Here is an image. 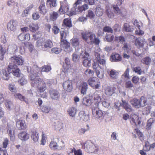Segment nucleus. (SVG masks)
Listing matches in <instances>:
<instances>
[{"label": "nucleus", "mask_w": 155, "mask_h": 155, "mask_svg": "<svg viewBox=\"0 0 155 155\" xmlns=\"http://www.w3.org/2000/svg\"><path fill=\"white\" fill-rule=\"evenodd\" d=\"M97 54V57L96 61L92 64V68L95 71L96 75L99 78H102L104 75L103 68L105 66L106 61L104 59L100 58V54Z\"/></svg>", "instance_id": "nucleus-1"}, {"label": "nucleus", "mask_w": 155, "mask_h": 155, "mask_svg": "<svg viewBox=\"0 0 155 155\" xmlns=\"http://www.w3.org/2000/svg\"><path fill=\"white\" fill-rule=\"evenodd\" d=\"M36 74H32L30 76V79L31 81V85L32 87H36L37 91L39 93H43L46 90V83L42 78H37Z\"/></svg>", "instance_id": "nucleus-2"}, {"label": "nucleus", "mask_w": 155, "mask_h": 155, "mask_svg": "<svg viewBox=\"0 0 155 155\" xmlns=\"http://www.w3.org/2000/svg\"><path fill=\"white\" fill-rule=\"evenodd\" d=\"M84 149L87 152L96 153L99 150L98 147L96 146L91 142H86L84 144Z\"/></svg>", "instance_id": "nucleus-3"}, {"label": "nucleus", "mask_w": 155, "mask_h": 155, "mask_svg": "<svg viewBox=\"0 0 155 155\" xmlns=\"http://www.w3.org/2000/svg\"><path fill=\"white\" fill-rule=\"evenodd\" d=\"M88 5L87 4H85L82 6H78L77 7L76 6H74L73 5V7L72 8L71 12L70 13L69 15L72 16L73 15H76L77 13L81 12L83 11L88 9Z\"/></svg>", "instance_id": "nucleus-4"}, {"label": "nucleus", "mask_w": 155, "mask_h": 155, "mask_svg": "<svg viewBox=\"0 0 155 155\" xmlns=\"http://www.w3.org/2000/svg\"><path fill=\"white\" fill-rule=\"evenodd\" d=\"M87 82L89 85L94 89H98L100 86V82L99 79L96 77H93L89 79Z\"/></svg>", "instance_id": "nucleus-5"}, {"label": "nucleus", "mask_w": 155, "mask_h": 155, "mask_svg": "<svg viewBox=\"0 0 155 155\" xmlns=\"http://www.w3.org/2000/svg\"><path fill=\"white\" fill-rule=\"evenodd\" d=\"M12 62L14 63L13 65H22L23 64L24 60L22 57L15 55L10 58Z\"/></svg>", "instance_id": "nucleus-6"}, {"label": "nucleus", "mask_w": 155, "mask_h": 155, "mask_svg": "<svg viewBox=\"0 0 155 155\" xmlns=\"http://www.w3.org/2000/svg\"><path fill=\"white\" fill-rule=\"evenodd\" d=\"M14 122L13 121H11L8 124L7 126V132L11 140H14L15 139L14 132L12 133V130L14 129Z\"/></svg>", "instance_id": "nucleus-7"}, {"label": "nucleus", "mask_w": 155, "mask_h": 155, "mask_svg": "<svg viewBox=\"0 0 155 155\" xmlns=\"http://www.w3.org/2000/svg\"><path fill=\"white\" fill-rule=\"evenodd\" d=\"M8 72L12 73L14 76L19 77L20 70L17 68L16 66L9 64L8 67Z\"/></svg>", "instance_id": "nucleus-8"}, {"label": "nucleus", "mask_w": 155, "mask_h": 155, "mask_svg": "<svg viewBox=\"0 0 155 155\" xmlns=\"http://www.w3.org/2000/svg\"><path fill=\"white\" fill-rule=\"evenodd\" d=\"M64 89L68 92H71L73 89L72 83L70 80L64 81L63 84Z\"/></svg>", "instance_id": "nucleus-9"}, {"label": "nucleus", "mask_w": 155, "mask_h": 155, "mask_svg": "<svg viewBox=\"0 0 155 155\" xmlns=\"http://www.w3.org/2000/svg\"><path fill=\"white\" fill-rule=\"evenodd\" d=\"M48 92L51 97L52 99L57 100L60 97L59 93L57 90L51 89L49 90Z\"/></svg>", "instance_id": "nucleus-10"}, {"label": "nucleus", "mask_w": 155, "mask_h": 155, "mask_svg": "<svg viewBox=\"0 0 155 155\" xmlns=\"http://www.w3.org/2000/svg\"><path fill=\"white\" fill-rule=\"evenodd\" d=\"M17 22L16 20H11L7 24V29L9 31H15L16 29Z\"/></svg>", "instance_id": "nucleus-11"}, {"label": "nucleus", "mask_w": 155, "mask_h": 155, "mask_svg": "<svg viewBox=\"0 0 155 155\" xmlns=\"http://www.w3.org/2000/svg\"><path fill=\"white\" fill-rule=\"evenodd\" d=\"M130 119L131 124H134L135 126L139 125L141 123V121L139 117L135 114L131 115Z\"/></svg>", "instance_id": "nucleus-12"}, {"label": "nucleus", "mask_w": 155, "mask_h": 155, "mask_svg": "<svg viewBox=\"0 0 155 155\" xmlns=\"http://www.w3.org/2000/svg\"><path fill=\"white\" fill-rule=\"evenodd\" d=\"M79 89L80 91L81 94L83 95L86 94L88 89V85L87 83L84 81L81 82L79 85Z\"/></svg>", "instance_id": "nucleus-13"}, {"label": "nucleus", "mask_w": 155, "mask_h": 155, "mask_svg": "<svg viewBox=\"0 0 155 155\" xmlns=\"http://www.w3.org/2000/svg\"><path fill=\"white\" fill-rule=\"evenodd\" d=\"M16 125L17 127L19 130H25L27 126L25 122L23 120H18L16 122Z\"/></svg>", "instance_id": "nucleus-14"}, {"label": "nucleus", "mask_w": 155, "mask_h": 155, "mask_svg": "<svg viewBox=\"0 0 155 155\" xmlns=\"http://www.w3.org/2000/svg\"><path fill=\"white\" fill-rule=\"evenodd\" d=\"M92 103L96 107H98L99 104L101 102V96L97 94H94L92 96Z\"/></svg>", "instance_id": "nucleus-15"}, {"label": "nucleus", "mask_w": 155, "mask_h": 155, "mask_svg": "<svg viewBox=\"0 0 155 155\" xmlns=\"http://www.w3.org/2000/svg\"><path fill=\"white\" fill-rule=\"evenodd\" d=\"M61 47L64 49L65 51H69L70 50V44L66 39H61Z\"/></svg>", "instance_id": "nucleus-16"}, {"label": "nucleus", "mask_w": 155, "mask_h": 155, "mask_svg": "<svg viewBox=\"0 0 155 155\" xmlns=\"http://www.w3.org/2000/svg\"><path fill=\"white\" fill-rule=\"evenodd\" d=\"M116 88L114 87L107 86L104 89V93L107 96H112L114 93Z\"/></svg>", "instance_id": "nucleus-17"}, {"label": "nucleus", "mask_w": 155, "mask_h": 155, "mask_svg": "<svg viewBox=\"0 0 155 155\" xmlns=\"http://www.w3.org/2000/svg\"><path fill=\"white\" fill-rule=\"evenodd\" d=\"M92 114L97 118H102L104 113L101 110L99 109L94 108L92 109Z\"/></svg>", "instance_id": "nucleus-18"}, {"label": "nucleus", "mask_w": 155, "mask_h": 155, "mask_svg": "<svg viewBox=\"0 0 155 155\" xmlns=\"http://www.w3.org/2000/svg\"><path fill=\"white\" fill-rule=\"evenodd\" d=\"M38 9L39 13L41 14L45 15L46 13L48 11V9L46 7L44 2L42 1H41Z\"/></svg>", "instance_id": "nucleus-19"}, {"label": "nucleus", "mask_w": 155, "mask_h": 155, "mask_svg": "<svg viewBox=\"0 0 155 155\" xmlns=\"http://www.w3.org/2000/svg\"><path fill=\"white\" fill-rule=\"evenodd\" d=\"M83 39H97L92 32L87 31L82 33Z\"/></svg>", "instance_id": "nucleus-20"}, {"label": "nucleus", "mask_w": 155, "mask_h": 155, "mask_svg": "<svg viewBox=\"0 0 155 155\" xmlns=\"http://www.w3.org/2000/svg\"><path fill=\"white\" fill-rule=\"evenodd\" d=\"M105 13L107 17L110 18H112L114 17V14L112 12V7L107 5L105 8Z\"/></svg>", "instance_id": "nucleus-21"}, {"label": "nucleus", "mask_w": 155, "mask_h": 155, "mask_svg": "<svg viewBox=\"0 0 155 155\" xmlns=\"http://www.w3.org/2000/svg\"><path fill=\"white\" fill-rule=\"evenodd\" d=\"M131 104L134 107L139 108L141 107V103L140 99L134 98L130 101Z\"/></svg>", "instance_id": "nucleus-22"}, {"label": "nucleus", "mask_w": 155, "mask_h": 155, "mask_svg": "<svg viewBox=\"0 0 155 155\" xmlns=\"http://www.w3.org/2000/svg\"><path fill=\"white\" fill-rule=\"evenodd\" d=\"M19 138L23 141H26L29 138V134L25 131H22L18 134Z\"/></svg>", "instance_id": "nucleus-23"}, {"label": "nucleus", "mask_w": 155, "mask_h": 155, "mask_svg": "<svg viewBox=\"0 0 155 155\" xmlns=\"http://www.w3.org/2000/svg\"><path fill=\"white\" fill-rule=\"evenodd\" d=\"M120 105L122 106L124 109H125L127 112H130L132 111L133 109L131 106L127 102L125 101L122 100Z\"/></svg>", "instance_id": "nucleus-24"}, {"label": "nucleus", "mask_w": 155, "mask_h": 155, "mask_svg": "<svg viewBox=\"0 0 155 155\" xmlns=\"http://www.w3.org/2000/svg\"><path fill=\"white\" fill-rule=\"evenodd\" d=\"M69 10V7L68 3L66 2H64L61 6L59 11L64 14L67 12Z\"/></svg>", "instance_id": "nucleus-25"}, {"label": "nucleus", "mask_w": 155, "mask_h": 155, "mask_svg": "<svg viewBox=\"0 0 155 155\" xmlns=\"http://www.w3.org/2000/svg\"><path fill=\"white\" fill-rule=\"evenodd\" d=\"M68 155H83L82 150L81 149L76 150L75 148H71Z\"/></svg>", "instance_id": "nucleus-26"}, {"label": "nucleus", "mask_w": 155, "mask_h": 155, "mask_svg": "<svg viewBox=\"0 0 155 155\" xmlns=\"http://www.w3.org/2000/svg\"><path fill=\"white\" fill-rule=\"evenodd\" d=\"M110 59L112 62L119 61L122 59L121 57L117 53H113L110 57Z\"/></svg>", "instance_id": "nucleus-27"}, {"label": "nucleus", "mask_w": 155, "mask_h": 155, "mask_svg": "<svg viewBox=\"0 0 155 155\" xmlns=\"http://www.w3.org/2000/svg\"><path fill=\"white\" fill-rule=\"evenodd\" d=\"M92 103V99L90 97H84L82 100V104L86 106H91Z\"/></svg>", "instance_id": "nucleus-28"}, {"label": "nucleus", "mask_w": 155, "mask_h": 155, "mask_svg": "<svg viewBox=\"0 0 155 155\" xmlns=\"http://www.w3.org/2000/svg\"><path fill=\"white\" fill-rule=\"evenodd\" d=\"M79 116L81 120L85 121H87L89 119V115L86 114L85 112L83 111H81L79 112Z\"/></svg>", "instance_id": "nucleus-29"}, {"label": "nucleus", "mask_w": 155, "mask_h": 155, "mask_svg": "<svg viewBox=\"0 0 155 155\" xmlns=\"http://www.w3.org/2000/svg\"><path fill=\"white\" fill-rule=\"evenodd\" d=\"M117 4L112 5V8H113L114 12L117 15H122V12L121 9H120Z\"/></svg>", "instance_id": "nucleus-30"}, {"label": "nucleus", "mask_w": 155, "mask_h": 155, "mask_svg": "<svg viewBox=\"0 0 155 155\" xmlns=\"http://www.w3.org/2000/svg\"><path fill=\"white\" fill-rule=\"evenodd\" d=\"M77 110L75 108L73 107H70L67 110L69 115L72 117H74L77 113Z\"/></svg>", "instance_id": "nucleus-31"}, {"label": "nucleus", "mask_w": 155, "mask_h": 155, "mask_svg": "<svg viewBox=\"0 0 155 155\" xmlns=\"http://www.w3.org/2000/svg\"><path fill=\"white\" fill-rule=\"evenodd\" d=\"M31 134V139L35 142L38 141L39 138L38 134L36 130H32Z\"/></svg>", "instance_id": "nucleus-32"}, {"label": "nucleus", "mask_w": 155, "mask_h": 155, "mask_svg": "<svg viewBox=\"0 0 155 155\" xmlns=\"http://www.w3.org/2000/svg\"><path fill=\"white\" fill-rule=\"evenodd\" d=\"M120 41L124 45L123 47V49L125 50L127 49H130L131 45L129 43H127L126 39H120Z\"/></svg>", "instance_id": "nucleus-33"}, {"label": "nucleus", "mask_w": 155, "mask_h": 155, "mask_svg": "<svg viewBox=\"0 0 155 155\" xmlns=\"http://www.w3.org/2000/svg\"><path fill=\"white\" fill-rule=\"evenodd\" d=\"M29 27L30 31L32 32H35L39 28L38 24L34 23H31L29 24Z\"/></svg>", "instance_id": "nucleus-34"}, {"label": "nucleus", "mask_w": 155, "mask_h": 155, "mask_svg": "<svg viewBox=\"0 0 155 155\" xmlns=\"http://www.w3.org/2000/svg\"><path fill=\"white\" fill-rule=\"evenodd\" d=\"M151 62V58L148 56L146 57L142 58L141 60V62L143 64L147 65H149Z\"/></svg>", "instance_id": "nucleus-35"}, {"label": "nucleus", "mask_w": 155, "mask_h": 155, "mask_svg": "<svg viewBox=\"0 0 155 155\" xmlns=\"http://www.w3.org/2000/svg\"><path fill=\"white\" fill-rule=\"evenodd\" d=\"M134 28L133 26H131L129 24L125 23L124 25L123 30L127 32H130L133 31Z\"/></svg>", "instance_id": "nucleus-36"}, {"label": "nucleus", "mask_w": 155, "mask_h": 155, "mask_svg": "<svg viewBox=\"0 0 155 155\" xmlns=\"http://www.w3.org/2000/svg\"><path fill=\"white\" fill-rule=\"evenodd\" d=\"M104 10L101 7L98 5L96 9V14L97 16L100 17L102 16L103 14Z\"/></svg>", "instance_id": "nucleus-37"}, {"label": "nucleus", "mask_w": 155, "mask_h": 155, "mask_svg": "<svg viewBox=\"0 0 155 155\" xmlns=\"http://www.w3.org/2000/svg\"><path fill=\"white\" fill-rule=\"evenodd\" d=\"M131 22L135 27L139 29H140V25L142 24L140 21H138L136 19H133L131 21Z\"/></svg>", "instance_id": "nucleus-38"}, {"label": "nucleus", "mask_w": 155, "mask_h": 155, "mask_svg": "<svg viewBox=\"0 0 155 155\" xmlns=\"http://www.w3.org/2000/svg\"><path fill=\"white\" fill-rule=\"evenodd\" d=\"M44 48H51L53 46V43L50 40H45L44 41Z\"/></svg>", "instance_id": "nucleus-39"}, {"label": "nucleus", "mask_w": 155, "mask_h": 155, "mask_svg": "<svg viewBox=\"0 0 155 155\" xmlns=\"http://www.w3.org/2000/svg\"><path fill=\"white\" fill-rule=\"evenodd\" d=\"M134 130H135V132L138 136L139 139L142 141H143L144 140L143 134L137 128H135Z\"/></svg>", "instance_id": "nucleus-40"}, {"label": "nucleus", "mask_w": 155, "mask_h": 155, "mask_svg": "<svg viewBox=\"0 0 155 155\" xmlns=\"http://www.w3.org/2000/svg\"><path fill=\"white\" fill-rule=\"evenodd\" d=\"M49 147L51 149L57 150L60 149L59 146L57 143L54 141H52L49 144Z\"/></svg>", "instance_id": "nucleus-41"}, {"label": "nucleus", "mask_w": 155, "mask_h": 155, "mask_svg": "<svg viewBox=\"0 0 155 155\" xmlns=\"http://www.w3.org/2000/svg\"><path fill=\"white\" fill-rule=\"evenodd\" d=\"M6 52V49L0 44V59L2 60Z\"/></svg>", "instance_id": "nucleus-42"}, {"label": "nucleus", "mask_w": 155, "mask_h": 155, "mask_svg": "<svg viewBox=\"0 0 155 155\" xmlns=\"http://www.w3.org/2000/svg\"><path fill=\"white\" fill-rule=\"evenodd\" d=\"M118 72L115 70H111L110 72V78L113 79H117L118 76Z\"/></svg>", "instance_id": "nucleus-43"}, {"label": "nucleus", "mask_w": 155, "mask_h": 155, "mask_svg": "<svg viewBox=\"0 0 155 155\" xmlns=\"http://www.w3.org/2000/svg\"><path fill=\"white\" fill-rule=\"evenodd\" d=\"M155 120L153 118H150L149 119L146 126V128L147 130H150L153 124L155 122Z\"/></svg>", "instance_id": "nucleus-44"}, {"label": "nucleus", "mask_w": 155, "mask_h": 155, "mask_svg": "<svg viewBox=\"0 0 155 155\" xmlns=\"http://www.w3.org/2000/svg\"><path fill=\"white\" fill-rule=\"evenodd\" d=\"M0 74L2 76V78L5 80H8L9 79L8 76L10 73L8 74L5 70L4 69L2 70L0 73Z\"/></svg>", "instance_id": "nucleus-45"}, {"label": "nucleus", "mask_w": 155, "mask_h": 155, "mask_svg": "<svg viewBox=\"0 0 155 155\" xmlns=\"http://www.w3.org/2000/svg\"><path fill=\"white\" fill-rule=\"evenodd\" d=\"M41 109L42 112L45 113H48L53 110L51 107L45 106H42Z\"/></svg>", "instance_id": "nucleus-46"}, {"label": "nucleus", "mask_w": 155, "mask_h": 155, "mask_svg": "<svg viewBox=\"0 0 155 155\" xmlns=\"http://www.w3.org/2000/svg\"><path fill=\"white\" fill-rule=\"evenodd\" d=\"M140 100L141 103V107H143L147 104V99L145 96H142L140 97Z\"/></svg>", "instance_id": "nucleus-47"}, {"label": "nucleus", "mask_w": 155, "mask_h": 155, "mask_svg": "<svg viewBox=\"0 0 155 155\" xmlns=\"http://www.w3.org/2000/svg\"><path fill=\"white\" fill-rule=\"evenodd\" d=\"M58 16V13L56 12H53L50 14V19L53 21L56 20Z\"/></svg>", "instance_id": "nucleus-48"}, {"label": "nucleus", "mask_w": 155, "mask_h": 155, "mask_svg": "<svg viewBox=\"0 0 155 155\" xmlns=\"http://www.w3.org/2000/svg\"><path fill=\"white\" fill-rule=\"evenodd\" d=\"M41 39H38L37 41L36 46L39 49L43 50L44 48V41H42Z\"/></svg>", "instance_id": "nucleus-49"}, {"label": "nucleus", "mask_w": 155, "mask_h": 155, "mask_svg": "<svg viewBox=\"0 0 155 155\" xmlns=\"http://www.w3.org/2000/svg\"><path fill=\"white\" fill-rule=\"evenodd\" d=\"M85 41L88 42L89 41V40H91L89 44L91 45L95 44V45H98L100 42L99 39H84Z\"/></svg>", "instance_id": "nucleus-50"}, {"label": "nucleus", "mask_w": 155, "mask_h": 155, "mask_svg": "<svg viewBox=\"0 0 155 155\" xmlns=\"http://www.w3.org/2000/svg\"><path fill=\"white\" fill-rule=\"evenodd\" d=\"M144 41H141L140 39H135V45L139 48L143 47V46Z\"/></svg>", "instance_id": "nucleus-51"}, {"label": "nucleus", "mask_w": 155, "mask_h": 155, "mask_svg": "<svg viewBox=\"0 0 155 155\" xmlns=\"http://www.w3.org/2000/svg\"><path fill=\"white\" fill-rule=\"evenodd\" d=\"M51 69V67L48 65H44L41 68V72H48Z\"/></svg>", "instance_id": "nucleus-52"}, {"label": "nucleus", "mask_w": 155, "mask_h": 155, "mask_svg": "<svg viewBox=\"0 0 155 155\" xmlns=\"http://www.w3.org/2000/svg\"><path fill=\"white\" fill-rule=\"evenodd\" d=\"M63 24L67 27H71L72 26L71 21L70 19L66 18L64 20Z\"/></svg>", "instance_id": "nucleus-53"}, {"label": "nucleus", "mask_w": 155, "mask_h": 155, "mask_svg": "<svg viewBox=\"0 0 155 155\" xmlns=\"http://www.w3.org/2000/svg\"><path fill=\"white\" fill-rule=\"evenodd\" d=\"M47 4L49 5L51 7H55L57 5L56 0H47Z\"/></svg>", "instance_id": "nucleus-54"}, {"label": "nucleus", "mask_w": 155, "mask_h": 155, "mask_svg": "<svg viewBox=\"0 0 155 155\" xmlns=\"http://www.w3.org/2000/svg\"><path fill=\"white\" fill-rule=\"evenodd\" d=\"M5 106L8 109H10L11 107L13 106L12 103L11 101L8 100H6L5 101Z\"/></svg>", "instance_id": "nucleus-55"}, {"label": "nucleus", "mask_w": 155, "mask_h": 155, "mask_svg": "<svg viewBox=\"0 0 155 155\" xmlns=\"http://www.w3.org/2000/svg\"><path fill=\"white\" fill-rule=\"evenodd\" d=\"M150 145L148 141L145 142V145L143 147V150L145 151H148L150 150Z\"/></svg>", "instance_id": "nucleus-56"}, {"label": "nucleus", "mask_w": 155, "mask_h": 155, "mask_svg": "<svg viewBox=\"0 0 155 155\" xmlns=\"http://www.w3.org/2000/svg\"><path fill=\"white\" fill-rule=\"evenodd\" d=\"M151 109V107L150 106H147L145 107L143 111V114H147L150 113Z\"/></svg>", "instance_id": "nucleus-57"}, {"label": "nucleus", "mask_w": 155, "mask_h": 155, "mask_svg": "<svg viewBox=\"0 0 155 155\" xmlns=\"http://www.w3.org/2000/svg\"><path fill=\"white\" fill-rule=\"evenodd\" d=\"M18 39L22 38L23 37V39H30V35L29 34H27L24 35L23 34H21L18 36Z\"/></svg>", "instance_id": "nucleus-58"}, {"label": "nucleus", "mask_w": 155, "mask_h": 155, "mask_svg": "<svg viewBox=\"0 0 155 155\" xmlns=\"http://www.w3.org/2000/svg\"><path fill=\"white\" fill-rule=\"evenodd\" d=\"M83 65L85 67H87V66H90V63L91 62L90 61H89L88 59H83Z\"/></svg>", "instance_id": "nucleus-59"}, {"label": "nucleus", "mask_w": 155, "mask_h": 155, "mask_svg": "<svg viewBox=\"0 0 155 155\" xmlns=\"http://www.w3.org/2000/svg\"><path fill=\"white\" fill-rule=\"evenodd\" d=\"M133 71L138 74L140 75L142 72L140 68V67H136L134 68Z\"/></svg>", "instance_id": "nucleus-60"}, {"label": "nucleus", "mask_w": 155, "mask_h": 155, "mask_svg": "<svg viewBox=\"0 0 155 155\" xmlns=\"http://www.w3.org/2000/svg\"><path fill=\"white\" fill-rule=\"evenodd\" d=\"M8 89L12 92L15 93L16 92V90L14 84H10L8 86Z\"/></svg>", "instance_id": "nucleus-61"}, {"label": "nucleus", "mask_w": 155, "mask_h": 155, "mask_svg": "<svg viewBox=\"0 0 155 155\" xmlns=\"http://www.w3.org/2000/svg\"><path fill=\"white\" fill-rule=\"evenodd\" d=\"M71 45L73 46L77 47L79 44L78 39H71Z\"/></svg>", "instance_id": "nucleus-62"}, {"label": "nucleus", "mask_w": 155, "mask_h": 155, "mask_svg": "<svg viewBox=\"0 0 155 155\" xmlns=\"http://www.w3.org/2000/svg\"><path fill=\"white\" fill-rule=\"evenodd\" d=\"M32 17L33 20H37L39 19L40 16L38 12H35L33 13Z\"/></svg>", "instance_id": "nucleus-63"}, {"label": "nucleus", "mask_w": 155, "mask_h": 155, "mask_svg": "<svg viewBox=\"0 0 155 155\" xmlns=\"http://www.w3.org/2000/svg\"><path fill=\"white\" fill-rule=\"evenodd\" d=\"M81 55L83 59H88L90 56L89 54L86 51H85L83 54L81 53Z\"/></svg>", "instance_id": "nucleus-64"}]
</instances>
